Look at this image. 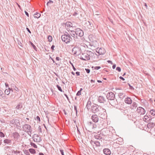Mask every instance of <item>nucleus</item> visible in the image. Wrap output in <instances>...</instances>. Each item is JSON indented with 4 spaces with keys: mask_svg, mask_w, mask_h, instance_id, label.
Here are the masks:
<instances>
[{
    "mask_svg": "<svg viewBox=\"0 0 155 155\" xmlns=\"http://www.w3.org/2000/svg\"><path fill=\"white\" fill-rule=\"evenodd\" d=\"M96 51L98 53L99 55L103 54L106 52V51L103 48H100L99 49L98 48H97Z\"/></svg>",
    "mask_w": 155,
    "mask_h": 155,
    "instance_id": "nucleus-14",
    "label": "nucleus"
},
{
    "mask_svg": "<svg viewBox=\"0 0 155 155\" xmlns=\"http://www.w3.org/2000/svg\"><path fill=\"white\" fill-rule=\"evenodd\" d=\"M22 127L23 130L27 133L29 135H31L32 131L31 126L28 124H25L23 125Z\"/></svg>",
    "mask_w": 155,
    "mask_h": 155,
    "instance_id": "nucleus-3",
    "label": "nucleus"
},
{
    "mask_svg": "<svg viewBox=\"0 0 155 155\" xmlns=\"http://www.w3.org/2000/svg\"><path fill=\"white\" fill-rule=\"evenodd\" d=\"M20 152L19 151L16 150V151H14V153H20Z\"/></svg>",
    "mask_w": 155,
    "mask_h": 155,
    "instance_id": "nucleus-64",
    "label": "nucleus"
},
{
    "mask_svg": "<svg viewBox=\"0 0 155 155\" xmlns=\"http://www.w3.org/2000/svg\"><path fill=\"white\" fill-rule=\"evenodd\" d=\"M0 97L2 99H5V94L4 95L3 91L0 89Z\"/></svg>",
    "mask_w": 155,
    "mask_h": 155,
    "instance_id": "nucleus-28",
    "label": "nucleus"
},
{
    "mask_svg": "<svg viewBox=\"0 0 155 155\" xmlns=\"http://www.w3.org/2000/svg\"><path fill=\"white\" fill-rule=\"evenodd\" d=\"M86 52L87 53L88 56L90 57H93L94 55V53L90 51H87Z\"/></svg>",
    "mask_w": 155,
    "mask_h": 155,
    "instance_id": "nucleus-25",
    "label": "nucleus"
},
{
    "mask_svg": "<svg viewBox=\"0 0 155 155\" xmlns=\"http://www.w3.org/2000/svg\"><path fill=\"white\" fill-rule=\"evenodd\" d=\"M84 25L85 27H87L88 28L91 29L93 26V24L89 21H87L84 24Z\"/></svg>",
    "mask_w": 155,
    "mask_h": 155,
    "instance_id": "nucleus-17",
    "label": "nucleus"
},
{
    "mask_svg": "<svg viewBox=\"0 0 155 155\" xmlns=\"http://www.w3.org/2000/svg\"><path fill=\"white\" fill-rule=\"evenodd\" d=\"M5 136L4 134L1 131H0V137H4Z\"/></svg>",
    "mask_w": 155,
    "mask_h": 155,
    "instance_id": "nucleus-37",
    "label": "nucleus"
},
{
    "mask_svg": "<svg viewBox=\"0 0 155 155\" xmlns=\"http://www.w3.org/2000/svg\"><path fill=\"white\" fill-rule=\"evenodd\" d=\"M85 127L87 130L91 132L92 130L96 127V125L91 121H88L86 123Z\"/></svg>",
    "mask_w": 155,
    "mask_h": 155,
    "instance_id": "nucleus-2",
    "label": "nucleus"
},
{
    "mask_svg": "<svg viewBox=\"0 0 155 155\" xmlns=\"http://www.w3.org/2000/svg\"><path fill=\"white\" fill-rule=\"evenodd\" d=\"M147 127H148V128H150L152 127L151 124H150V123H148L147 125Z\"/></svg>",
    "mask_w": 155,
    "mask_h": 155,
    "instance_id": "nucleus-49",
    "label": "nucleus"
},
{
    "mask_svg": "<svg viewBox=\"0 0 155 155\" xmlns=\"http://www.w3.org/2000/svg\"><path fill=\"white\" fill-rule=\"evenodd\" d=\"M91 119L94 122L96 123L98 121V116L96 114L93 115L91 117Z\"/></svg>",
    "mask_w": 155,
    "mask_h": 155,
    "instance_id": "nucleus-16",
    "label": "nucleus"
},
{
    "mask_svg": "<svg viewBox=\"0 0 155 155\" xmlns=\"http://www.w3.org/2000/svg\"><path fill=\"white\" fill-rule=\"evenodd\" d=\"M125 102L126 103L130 104L132 103V100L129 97H127L125 99Z\"/></svg>",
    "mask_w": 155,
    "mask_h": 155,
    "instance_id": "nucleus-19",
    "label": "nucleus"
},
{
    "mask_svg": "<svg viewBox=\"0 0 155 155\" xmlns=\"http://www.w3.org/2000/svg\"><path fill=\"white\" fill-rule=\"evenodd\" d=\"M29 151L31 154L36 153V151L35 149L32 148H30L28 150Z\"/></svg>",
    "mask_w": 155,
    "mask_h": 155,
    "instance_id": "nucleus-29",
    "label": "nucleus"
},
{
    "mask_svg": "<svg viewBox=\"0 0 155 155\" xmlns=\"http://www.w3.org/2000/svg\"><path fill=\"white\" fill-rule=\"evenodd\" d=\"M107 62L111 64H113L112 61L110 60H108L107 61Z\"/></svg>",
    "mask_w": 155,
    "mask_h": 155,
    "instance_id": "nucleus-60",
    "label": "nucleus"
},
{
    "mask_svg": "<svg viewBox=\"0 0 155 155\" xmlns=\"http://www.w3.org/2000/svg\"><path fill=\"white\" fill-rule=\"evenodd\" d=\"M13 136L15 140H17L20 137V135L17 132H15L13 133Z\"/></svg>",
    "mask_w": 155,
    "mask_h": 155,
    "instance_id": "nucleus-18",
    "label": "nucleus"
},
{
    "mask_svg": "<svg viewBox=\"0 0 155 155\" xmlns=\"http://www.w3.org/2000/svg\"><path fill=\"white\" fill-rule=\"evenodd\" d=\"M38 129L39 131L41 133L42 132L41 127V126H39L38 127Z\"/></svg>",
    "mask_w": 155,
    "mask_h": 155,
    "instance_id": "nucleus-57",
    "label": "nucleus"
},
{
    "mask_svg": "<svg viewBox=\"0 0 155 155\" xmlns=\"http://www.w3.org/2000/svg\"><path fill=\"white\" fill-rule=\"evenodd\" d=\"M26 29L28 31L30 34H31V31L28 28H26Z\"/></svg>",
    "mask_w": 155,
    "mask_h": 155,
    "instance_id": "nucleus-54",
    "label": "nucleus"
},
{
    "mask_svg": "<svg viewBox=\"0 0 155 155\" xmlns=\"http://www.w3.org/2000/svg\"><path fill=\"white\" fill-rule=\"evenodd\" d=\"M4 142L5 143L10 144L12 143V141L8 139H6L4 140Z\"/></svg>",
    "mask_w": 155,
    "mask_h": 155,
    "instance_id": "nucleus-27",
    "label": "nucleus"
},
{
    "mask_svg": "<svg viewBox=\"0 0 155 155\" xmlns=\"http://www.w3.org/2000/svg\"><path fill=\"white\" fill-rule=\"evenodd\" d=\"M81 92L80 91H78L77 92V93L76 94V95L77 96H79L81 95Z\"/></svg>",
    "mask_w": 155,
    "mask_h": 155,
    "instance_id": "nucleus-47",
    "label": "nucleus"
},
{
    "mask_svg": "<svg viewBox=\"0 0 155 155\" xmlns=\"http://www.w3.org/2000/svg\"><path fill=\"white\" fill-rule=\"evenodd\" d=\"M129 86V88L131 90H134V88L130 85L129 84H128Z\"/></svg>",
    "mask_w": 155,
    "mask_h": 155,
    "instance_id": "nucleus-45",
    "label": "nucleus"
},
{
    "mask_svg": "<svg viewBox=\"0 0 155 155\" xmlns=\"http://www.w3.org/2000/svg\"><path fill=\"white\" fill-rule=\"evenodd\" d=\"M137 104L135 102H133V103L132 106L130 107L131 109H134V108H136L137 107Z\"/></svg>",
    "mask_w": 155,
    "mask_h": 155,
    "instance_id": "nucleus-24",
    "label": "nucleus"
},
{
    "mask_svg": "<svg viewBox=\"0 0 155 155\" xmlns=\"http://www.w3.org/2000/svg\"><path fill=\"white\" fill-rule=\"evenodd\" d=\"M106 97L109 101L115 98V95L113 92H109L107 94Z\"/></svg>",
    "mask_w": 155,
    "mask_h": 155,
    "instance_id": "nucleus-7",
    "label": "nucleus"
},
{
    "mask_svg": "<svg viewBox=\"0 0 155 155\" xmlns=\"http://www.w3.org/2000/svg\"><path fill=\"white\" fill-rule=\"evenodd\" d=\"M85 70L86 72L88 74L90 72V70L89 69V68H85Z\"/></svg>",
    "mask_w": 155,
    "mask_h": 155,
    "instance_id": "nucleus-43",
    "label": "nucleus"
},
{
    "mask_svg": "<svg viewBox=\"0 0 155 155\" xmlns=\"http://www.w3.org/2000/svg\"><path fill=\"white\" fill-rule=\"evenodd\" d=\"M94 144H95L96 146L97 147H99L100 146V142L97 141H95Z\"/></svg>",
    "mask_w": 155,
    "mask_h": 155,
    "instance_id": "nucleus-33",
    "label": "nucleus"
},
{
    "mask_svg": "<svg viewBox=\"0 0 155 155\" xmlns=\"http://www.w3.org/2000/svg\"><path fill=\"white\" fill-rule=\"evenodd\" d=\"M152 118H151L150 117H149L147 115H145L143 118V120L144 121L146 122H148Z\"/></svg>",
    "mask_w": 155,
    "mask_h": 155,
    "instance_id": "nucleus-21",
    "label": "nucleus"
},
{
    "mask_svg": "<svg viewBox=\"0 0 155 155\" xmlns=\"http://www.w3.org/2000/svg\"><path fill=\"white\" fill-rule=\"evenodd\" d=\"M60 151L62 155H64L63 150L61 149L60 150Z\"/></svg>",
    "mask_w": 155,
    "mask_h": 155,
    "instance_id": "nucleus-52",
    "label": "nucleus"
},
{
    "mask_svg": "<svg viewBox=\"0 0 155 155\" xmlns=\"http://www.w3.org/2000/svg\"><path fill=\"white\" fill-rule=\"evenodd\" d=\"M15 119H13L11 120L10 123L12 125L15 124Z\"/></svg>",
    "mask_w": 155,
    "mask_h": 155,
    "instance_id": "nucleus-38",
    "label": "nucleus"
},
{
    "mask_svg": "<svg viewBox=\"0 0 155 155\" xmlns=\"http://www.w3.org/2000/svg\"><path fill=\"white\" fill-rule=\"evenodd\" d=\"M33 138L34 142H39L41 140V139L38 135L35 134L33 136Z\"/></svg>",
    "mask_w": 155,
    "mask_h": 155,
    "instance_id": "nucleus-12",
    "label": "nucleus"
},
{
    "mask_svg": "<svg viewBox=\"0 0 155 155\" xmlns=\"http://www.w3.org/2000/svg\"><path fill=\"white\" fill-rule=\"evenodd\" d=\"M76 35L78 36L81 37L84 35V32L83 31L79 28H77L75 30Z\"/></svg>",
    "mask_w": 155,
    "mask_h": 155,
    "instance_id": "nucleus-10",
    "label": "nucleus"
},
{
    "mask_svg": "<svg viewBox=\"0 0 155 155\" xmlns=\"http://www.w3.org/2000/svg\"><path fill=\"white\" fill-rule=\"evenodd\" d=\"M119 78L120 79H121V80H122L123 81H124L125 80V79L123 77H121V76H120L119 77Z\"/></svg>",
    "mask_w": 155,
    "mask_h": 155,
    "instance_id": "nucleus-61",
    "label": "nucleus"
},
{
    "mask_svg": "<svg viewBox=\"0 0 155 155\" xmlns=\"http://www.w3.org/2000/svg\"><path fill=\"white\" fill-rule=\"evenodd\" d=\"M68 33L71 36V37H72L74 38V39L78 38L77 36L76 35L75 31H70Z\"/></svg>",
    "mask_w": 155,
    "mask_h": 155,
    "instance_id": "nucleus-15",
    "label": "nucleus"
},
{
    "mask_svg": "<svg viewBox=\"0 0 155 155\" xmlns=\"http://www.w3.org/2000/svg\"><path fill=\"white\" fill-rule=\"evenodd\" d=\"M48 41L49 42H51L52 40V37L51 35H49L48 36Z\"/></svg>",
    "mask_w": 155,
    "mask_h": 155,
    "instance_id": "nucleus-34",
    "label": "nucleus"
},
{
    "mask_svg": "<svg viewBox=\"0 0 155 155\" xmlns=\"http://www.w3.org/2000/svg\"><path fill=\"white\" fill-rule=\"evenodd\" d=\"M95 141H94L93 140H91L90 141V143L92 145H93V144H94Z\"/></svg>",
    "mask_w": 155,
    "mask_h": 155,
    "instance_id": "nucleus-56",
    "label": "nucleus"
},
{
    "mask_svg": "<svg viewBox=\"0 0 155 155\" xmlns=\"http://www.w3.org/2000/svg\"><path fill=\"white\" fill-rule=\"evenodd\" d=\"M64 95L67 98V100L68 101H69V99L68 96V95L65 94H64Z\"/></svg>",
    "mask_w": 155,
    "mask_h": 155,
    "instance_id": "nucleus-55",
    "label": "nucleus"
},
{
    "mask_svg": "<svg viewBox=\"0 0 155 155\" xmlns=\"http://www.w3.org/2000/svg\"><path fill=\"white\" fill-rule=\"evenodd\" d=\"M116 70L119 72H120L121 70L120 68L119 67H117L116 68Z\"/></svg>",
    "mask_w": 155,
    "mask_h": 155,
    "instance_id": "nucleus-44",
    "label": "nucleus"
},
{
    "mask_svg": "<svg viewBox=\"0 0 155 155\" xmlns=\"http://www.w3.org/2000/svg\"><path fill=\"white\" fill-rule=\"evenodd\" d=\"M30 145L33 147L34 148H37V146L36 145V144H35V143H33V142H31L30 143Z\"/></svg>",
    "mask_w": 155,
    "mask_h": 155,
    "instance_id": "nucleus-31",
    "label": "nucleus"
},
{
    "mask_svg": "<svg viewBox=\"0 0 155 155\" xmlns=\"http://www.w3.org/2000/svg\"><path fill=\"white\" fill-rule=\"evenodd\" d=\"M101 68V67L100 66H96L94 68V69L98 70L100 69Z\"/></svg>",
    "mask_w": 155,
    "mask_h": 155,
    "instance_id": "nucleus-46",
    "label": "nucleus"
},
{
    "mask_svg": "<svg viewBox=\"0 0 155 155\" xmlns=\"http://www.w3.org/2000/svg\"><path fill=\"white\" fill-rule=\"evenodd\" d=\"M137 112L140 115H143L145 114L146 110L142 107H139L137 108Z\"/></svg>",
    "mask_w": 155,
    "mask_h": 155,
    "instance_id": "nucleus-9",
    "label": "nucleus"
},
{
    "mask_svg": "<svg viewBox=\"0 0 155 155\" xmlns=\"http://www.w3.org/2000/svg\"><path fill=\"white\" fill-rule=\"evenodd\" d=\"M80 58L82 60L86 61L89 60L90 57L88 56L87 53L86 52L85 53H82Z\"/></svg>",
    "mask_w": 155,
    "mask_h": 155,
    "instance_id": "nucleus-8",
    "label": "nucleus"
},
{
    "mask_svg": "<svg viewBox=\"0 0 155 155\" xmlns=\"http://www.w3.org/2000/svg\"><path fill=\"white\" fill-rule=\"evenodd\" d=\"M103 151L104 153L106 155H110L111 153L110 150L108 148L104 149Z\"/></svg>",
    "mask_w": 155,
    "mask_h": 155,
    "instance_id": "nucleus-20",
    "label": "nucleus"
},
{
    "mask_svg": "<svg viewBox=\"0 0 155 155\" xmlns=\"http://www.w3.org/2000/svg\"><path fill=\"white\" fill-rule=\"evenodd\" d=\"M123 94L122 93H120L119 94V96L120 97H121L122 96V95H123Z\"/></svg>",
    "mask_w": 155,
    "mask_h": 155,
    "instance_id": "nucleus-63",
    "label": "nucleus"
},
{
    "mask_svg": "<svg viewBox=\"0 0 155 155\" xmlns=\"http://www.w3.org/2000/svg\"><path fill=\"white\" fill-rule=\"evenodd\" d=\"M29 151L27 150H25L24 151V153L26 155H30V153L29 152Z\"/></svg>",
    "mask_w": 155,
    "mask_h": 155,
    "instance_id": "nucleus-36",
    "label": "nucleus"
},
{
    "mask_svg": "<svg viewBox=\"0 0 155 155\" xmlns=\"http://www.w3.org/2000/svg\"><path fill=\"white\" fill-rule=\"evenodd\" d=\"M15 124L18 125V124H19V121L17 119H15Z\"/></svg>",
    "mask_w": 155,
    "mask_h": 155,
    "instance_id": "nucleus-39",
    "label": "nucleus"
},
{
    "mask_svg": "<svg viewBox=\"0 0 155 155\" xmlns=\"http://www.w3.org/2000/svg\"><path fill=\"white\" fill-rule=\"evenodd\" d=\"M13 91V90L12 88H8L6 89L5 91V94L8 95L10 93V91Z\"/></svg>",
    "mask_w": 155,
    "mask_h": 155,
    "instance_id": "nucleus-22",
    "label": "nucleus"
},
{
    "mask_svg": "<svg viewBox=\"0 0 155 155\" xmlns=\"http://www.w3.org/2000/svg\"><path fill=\"white\" fill-rule=\"evenodd\" d=\"M101 118L105 119L107 117L106 110L101 107L97 114Z\"/></svg>",
    "mask_w": 155,
    "mask_h": 155,
    "instance_id": "nucleus-4",
    "label": "nucleus"
},
{
    "mask_svg": "<svg viewBox=\"0 0 155 155\" xmlns=\"http://www.w3.org/2000/svg\"><path fill=\"white\" fill-rule=\"evenodd\" d=\"M31 45L33 47V48L35 50H36L37 49V48H36V47L35 46V45L32 42H31Z\"/></svg>",
    "mask_w": 155,
    "mask_h": 155,
    "instance_id": "nucleus-40",
    "label": "nucleus"
},
{
    "mask_svg": "<svg viewBox=\"0 0 155 155\" xmlns=\"http://www.w3.org/2000/svg\"><path fill=\"white\" fill-rule=\"evenodd\" d=\"M41 16V14L39 13L36 12L34 14V17L35 18H38Z\"/></svg>",
    "mask_w": 155,
    "mask_h": 155,
    "instance_id": "nucleus-30",
    "label": "nucleus"
},
{
    "mask_svg": "<svg viewBox=\"0 0 155 155\" xmlns=\"http://www.w3.org/2000/svg\"><path fill=\"white\" fill-rule=\"evenodd\" d=\"M150 113L153 116L155 115V110L152 109L150 110Z\"/></svg>",
    "mask_w": 155,
    "mask_h": 155,
    "instance_id": "nucleus-32",
    "label": "nucleus"
},
{
    "mask_svg": "<svg viewBox=\"0 0 155 155\" xmlns=\"http://www.w3.org/2000/svg\"><path fill=\"white\" fill-rule=\"evenodd\" d=\"M91 103L90 101H88L87 102V105L91 106Z\"/></svg>",
    "mask_w": 155,
    "mask_h": 155,
    "instance_id": "nucleus-51",
    "label": "nucleus"
},
{
    "mask_svg": "<svg viewBox=\"0 0 155 155\" xmlns=\"http://www.w3.org/2000/svg\"><path fill=\"white\" fill-rule=\"evenodd\" d=\"M90 107H91V106H88L87 105H86V108L88 110H89L90 109Z\"/></svg>",
    "mask_w": 155,
    "mask_h": 155,
    "instance_id": "nucleus-53",
    "label": "nucleus"
},
{
    "mask_svg": "<svg viewBox=\"0 0 155 155\" xmlns=\"http://www.w3.org/2000/svg\"><path fill=\"white\" fill-rule=\"evenodd\" d=\"M78 14V13L77 12H74L73 14L74 16H75Z\"/></svg>",
    "mask_w": 155,
    "mask_h": 155,
    "instance_id": "nucleus-58",
    "label": "nucleus"
},
{
    "mask_svg": "<svg viewBox=\"0 0 155 155\" xmlns=\"http://www.w3.org/2000/svg\"><path fill=\"white\" fill-rule=\"evenodd\" d=\"M97 101L99 103L103 104H106L107 102L106 99L102 96H99L98 97Z\"/></svg>",
    "mask_w": 155,
    "mask_h": 155,
    "instance_id": "nucleus-11",
    "label": "nucleus"
},
{
    "mask_svg": "<svg viewBox=\"0 0 155 155\" xmlns=\"http://www.w3.org/2000/svg\"><path fill=\"white\" fill-rule=\"evenodd\" d=\"M36 119L38 120V121L40 122V117L38 116H37L36 117Z\"/></svg>",
    "mask_w": 155,
    "mask_h": 155,
    "instance_id": "nucleus-48",
    "label": "nucleus"
},
{
    "mask_svg": "<svg viewBox=\"0 0 155 155\" xmlns=\"http://www.w3.org/2000/svg\"><path fill=\"white\" fill-rule=\"evenodd\" d=\"M55 47V46L54 45H53L51 47V49L52 50H54V48Z\"/></svg>",
    "mask_w": 155,
    "mask_h": 155,
    "instance_id": "nucleus-59",
    "label": "nucleus"
},
{
    "mask_svg": "<svg viewBox=\"0 0 155 155\" xmlns=\"http://www.w3.org/2000/svg\"><path fill=\"white\" fill-rule=\"evenodd\" d=\"M56 87H57V88H58V90L60 91L61 92H63L62 90V89L61 87L59 85H56Z\"/></svg>",
    "mask_w": 155,
    "mask_h": 155,
    "instance_id": "nucleus-35",
    "label": "nucleus"
},
{
    "mask_svg": "<svg viewBox=\"0 0 155 155\" xmlns=\"http://www.w3.org/2000/svg\"><path fill=\"white\" fill-rule=\"evenodd\" d=\"M56 60H57V61H60L61 60V59L59 57H57L56 58Z\"/></svg>",
    "mask_w": 155,
    "mask_h": 155,
    "instance_id": "nucleus-50",
    "label": "nucleus"
},
{
    "mask_svg": "<svg viewBox=\"0 0 155 155\" xmlns=\"http://www.w3.org/2000/svg\"><path fill=\"white\" fill-rule=\"evenodd\" d=\"M72 52L74 54L78 55L81 53V50L78 46L75 47L73 48Z\"/></svg>",
    "mask_w": 155,
    "mask_h": 155,
    "instance_id": "nucleus-6",
    "label": "nucleus"
},
{
    "mask_svg": "<svg viewBox=\"0 0 155 155\" xmlns=\"http://www.w3.org/2000/svg\"><path fill=\"white\" fill-rule=\"evenodd\" d=\"M101 107L97 105L94 104L91 107V112L94 114L97 113V114Z\"/></svg>",
    "mask_w": 155,
    "mask_h": 155,
    "instance_id": "nucleus-5",
    "label": "nucleus"
},
{
    "mask_svg": "<svg viewBox=\"0 0 155 155\" xmlns=\"http://www.w3.org/2000/svg\"><path fill=\"white\" fill-rule=\"evenodd\" d=\"M76 74L77 76H79L80 75V72L78 71H77L76 72Z\"/></svg>",
    "mask_w": 155,
    "mask_h": 155,
    "instance_id": "nucleus-62",
    "label": "nucleus"
},
{
    "mask_svg": "<svg viewBox=\"0 0 155 155\" xmlns=\"http://www.w3.org/2000/svg\"><path fill=\"white\" fill-rule=\"evenodd\" d=\"M22 108V104L21 103H19L16 107V108L19 110H21Z\"/></svg>",
    "mask_w": 155,
    "mask_h": 155,
    "instance_id": "nucleus-23",
    "label": "nucleus"
},
{
    "mask_svg": "<svg viewBox=\"0 0 155 155\" xmlns=\"http://www.w3.org/2000/svg\"><path fill=\"white\" fill-rule=\"evenodd\" d=\"M65 26H67L68 27H74L73 26L72 24L70 22H67L65 23Z\"/></svg>",
    "mask_w": 155,
    "mask_h": 155,
    "instance_id": "nucleus-26",
    "label": "nucleus"
},
{
    "mask_svg": "<svg viewBox=\"0 0 155 155\" xmlns=\"http://www.w3.org/2000/svg\"><path fill=\"white\" fill-rule=\"evenodd\" d=\"M13 87L16 91H19V90L15 85H14V86Z\"/></svg>",
    "mask_w": 155,
    "mask_h": 155,
    "instance_id": "nucleus-41",
    "label": "nucleus"
},
{
    "mask_svg": "<svg viewBox=\"0 0 155 155\" xmlns=\"http://www.w3.org/2000/svg\"><path fill=\"white\" fill-rule=\"evenodd\" d=\"M61 39L62 41L66 44L70 43L72 40V38L70 34L66 32L64 35L61 36Z\"/></svg>",
    "mask_w": 155,
    "mask_h": 155,
    "instance_id": "nucleus-1",
    "label": "nucleus"
},
{
    "mask_svg": "<svg viewBox=\"0 0 155 155\" xmlns=\"http://www.w3.org/2000/svg\"><path fill=\"white\" fill-rule=\"evenodd\" d=\"M109 103L112 106L115 107L118 105V102L115 98L109 101Z\"/></svg>",
    "mask_w": 155,
    "mask_h": 155,
    "instance_id": "nucleus-13",
    "label": "nucleus"
},
{
    "mask_svg": "<svg viewBox=\"0 0 155 155\" xmlns=\"http://www.w3.org/2000/svg\"><path fill=\"white\" fill-rule=\"evenodd\" d=\"M74 110L75 111L76 114H77L78 112V110H77V107L75 105H74Z\"/></svg>",
    "mask_w": 155,
    "mask_h": 155,
    "instance_id": "nucleus-42",
    "label": "nucleus"
}]
</instances>
